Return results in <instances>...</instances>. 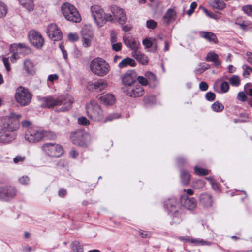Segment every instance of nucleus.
Returning <instances> with one entry per match:
<instances>
[{
	"label": "nucleus",
	"mask_w": 252,
	"mask_h": 252,
	"mask_svg": "<svg viewBox=\"0 0 252 252\" xmlns=\"http://www.w3.org/2000/svg\"><path fill=\"white\" fill-rule=\"evenodd\" d=\"M21 118L20 114L14 112L11 113L10 115L0 118V130L15 133L20 127L19 120Z\"/></svg>",
	"instance_id": "nucleus-1"
},
{
	"label": "nucleus",
	"mask_w": 252,
	"mask_h": 252,
	"mask_svg": "<svg viewBox=\"0 0 252 252\" xmlns=\"http://www.w3.org/2000/svg\"><path fill=\"white\" fill-rule=\"evenodd\" d=\"M90 11L95 23L99 27L103 26L107 22H114L112 14L106 13L104 9L99 5L94 4L91 6Z\"/></svg>",
	"instance_id": "nucleus-2"
},
{
	"label": "nucleus",
	"mask_w": 252,
	"mask_h": 252,
	"mask_svg": "<svg viewBox=\"0 0 252 252\" xmlns=\"http://www.w3.org/2000/svg\"><path fill=\"white\" fill-rule=\"evenodd\" d=\"M89 66L91 72L99 77L106 75L110 70L109 63L104 59L99 57L92 60Z\"/></svg>",
	"instance_id": "nucleus-3"
},
{
	"label": "nucleus",
	"mask_w": 252,
	"mask_h": 252,
	"mask_svg": "<svg viewBox=\"0 0 252 252\" xmlns=\"http://www.w3.org/2000/svg\"><path fill=\"white\" fill-rule=\"evenodd\" d=\"M70 138L72 142L76 145L86 148L91 143L90 134L84 130H77L71 133Z\"/></svg>",
	"instance_id": "nucleus-4"
},
{
	"label": "nucleus",
	"mask_w": 252,
	"mask_h": 252,
	"mask_svg": "<svg viewBox=\"0 0 252 252\" xmlns=\"http://www.w3.org/2000/svg\"><path fill=\"white\" fill-rule=\"evenodd\" d=\"M61 11L64 18L68 21L75 23L80 22L81 18L78 11L71 3L68 2L63 3L61 6Z\"/></svg>",
	"instance_id": "nucleus-5"
},
{
	"label": "nucleus",
	"mask_w": 252,
	"mask_h": 252,
	"mask_svg": "<svg viewBox=\"0 0 252 252\" xmlns=\"http://www.w3.org/2000/svg\"><path fill=\"white\" fill-rule=\"evenodd\" d=\"M32 95L29 90L22 86L18 87L15 94L16 101L20 105L25 106L29 105L31 101Z\"/></svg>",
	"instance_id": "nucleus-6"
},
{
	"label": "nucleus",
	"mask_w": 252,
	"mask_h": 252,
	"mask_svg": "<svg viewBox=\"0 0 252 252\" xmlns=\"http://www.w3.org/2000/svg\"><path fill=\"white\" fill-rule=\"evenodd\" d=\"M42 150L46 155L53 158H58L63 153L62 147L58 144L47 143L42 146Z\"/></svg>",
	"instance_id": "nucleus-7"
},
{
	"label": "nucleus",
	"mask_w": 252,
	"mask_h": 252,
	"mask_svg": "<svg viewBox=\"0 0 252 252\" xmlns=\"http://www.w3.org/2000/svg\"><path fill=\"white\" fill-rule=\"evenodd\" d=\"M44 136L43 131L36 128H29L26 130L24 135L25 140L29 143H35L41 140Z\"/></svg>",
	"instance_id": "nucleus-8"
},
{
	"label": "nucleus",
	"mask_w": 252,
	"mask_h": 252,
	"mask_svg": "<svg viewBox=\"0 0 252 252\" xmlns=\"http://www.w3.org/2000/svg\"><path fill=\"white\" fill-rule=\"evenodd\" d=\"M72 99V97L69 96H67L66 97H65L63 95L60 96L56 99H54L51 97H43L42 99L44 105L49 109L61 105L64 100H67L69 101V104H71L73 102Z\"/></svg>",
	"instance_id": "nucleus-9"
},
{
	"label": "nucleus",
	"mask_w": 252,
	"mask_h": 252,
	"mask_svg": "<svg viewBox=\"0 0 252 252\" xmlns=\"http://www.w3.org/2000/svg\"><path fill=\"white\" fill-rule=\"evenodd\" d=\"M29 38L31 43L36 48L39 49L43 46L44 40L39 32L31 31L29 33Z\"/></svg>",
	"instance_id": "nucleus-10"
},
{
	"label": "nucleus",
	"mask_w": 252,
	"mask_h": 252,
	"mask_svg": "<svg viewBox=\"0 0 252 252\" xmlns=\"http://www.w3.org/2000/svg\"><path fill=\"white\" fill-rule=\"evenodd\" d=\"M47 33L48 36L53 41H58L62 37V33L55 24H50L47 27Z\"/></svg>",
	"instance_id": "nucleus-11"
},
{
	"label": "nucleus",
	"mask_w": 252,
	"mask_h": 252,
	"mask_svg": "<svg viewBox=\"0 0 252 252\" xmlns=\"http://www.w3.org/2000/svg\"><path fill=\"white\" fill-rule=\"evenodd\" d=\"M111 11L114 20L116 19L119 23L122 25L126 22V16L123 9L114 6L112 7Z\"/></svg>",
	"instance_id": "nucleus-12"
},
{
	"label": "nucleus",
	"mask_w": 252,
	"mask_h": 252,
	"mask_svg": "<svg viewBox=\"0 0 252 252\" xmlns=\"http://www.w3.org/2000/svg\"><path fill=\"white\" fill-rule=\"evenodd\" d=\"M123 40L125 45L132 51V52L139 50L140 44L133 36L125 35L123 37Z\"/></svg>",
	"instance_id": "nucleus-13"
},
{
	"label": "nucleus",
	"mask_w": 252,
	"mask_h": 252,
	"mask_svg": "<svg viewBox=\"0 0 252 252\" xmlns=\"http://www.w3.org/2000/svg\"><path fill=\"white\" fill-rule=\"evenodd\" d=\"M16 189L14 187H0V199L8 200L15 196Z\"/></svg>",
	"instance_id": "nucleus-14"
},
{
	"label": "nucleus",
	"mask_w": 252,
	"mask_h": 252,
	"mask_svg": "<svg viewBox=\"0 0 252 252\" xmlns=\"http://www.w3.org/2000/svg\"><path fill=\"white\" fill-rule=\"evenodd\" d=\"M107 85L106 81L101 79L97 81L88 82L87 84V88L90 91H101L103 90Z\"/></svg>",
	"instance_id": "nucleus-15"
},
{
	"label": "nucleus",
	"mask_w": 252,
	"mask_h": 252,
	"mask_svg": "<svg viewBox=\"0 0 252 252\" xmlns=\"http://www.w3.org/2000/svg\"><path fill=\"white\" fill-rule=\"evenodd\" d=\"M177 12L174 8L168 9L162 18L163 24L166 26L173 23L176 18Z\"/></svg>",
	"instance_id": "nucleus-16"
},
{
	"label": "nucleus",
	"mask_w": 252,
	"mask_h": 252,
	"mask_svg": "<svg viewBox=\"0 0 252 252\" xmlns=\"http://www.w3.org/2000/svg\"><path fill=\"white\" fill-rule=\"evenodd\" d=\"M16 136V133L0 130V143L8 144L15 139Z\"/></svg>",
	"instance_id": "nucleus-17"
},
{
	"label": "nucleus",
	"mask_w": 252,
	"mask_h": 252,
	"mask_svg": "<svg viewBox=\"0 0 252 252\" xmlns=\"http://www.w3.org/2000/svg\"><path fill=\"white\" fill-rule=\"evenodd\" d=\"M136 80V73L133 70L128 71L122 76V82L125 85L130 86Z\"/></svg>",
	"instance_id": "nucleus-18"
},
{
	"label": "nucleus",
	"mask_w": 252,
	"mask_h": 252,
	"mask_svg": "<svg viewBox=\"0 0 252 252\" xmlns=\"http://www.w3.org/2000/svg\"><path fill=\"white\" fill-rule=\"evenodd\" d=\"M26 47L22 44H11L10 47V51L12 53L10 57V60L12 62H14L17 59L19 58L18 54L21 53L23 48Z\"/></svg>",
	"instance_id": "nucleus-19"
},
{
	"label": "nucleus",
	"mask_w": 252,
	"mask_h": 252,
	"mask_svg": "<svg viewBox=\"0 0 252 252\" xmlns=\"http://www.w3.org/2000/svg\"><path fill=\"white\" fill-rule=\"evenodd\" d=\"M199 202L204 207L212 206L213 201L211 195L208 193H202L199 196Z\"/></svg>",
	"instance_id": "nucleus-20"
},
{
	"label": "nucleus",
	"mask_w": 252,
	"mask_h": 252,
	"mask_svg": "<svg viewBox=\"0 0 252 252\" xmlns=\"http://www.w3.org/2000/svg\"><path fill=\"white\" fill-rule=\"evenodd\" d=\"M199 34L200 37L204 38L206 40L210 42H213L215 44L218 42L217 37L215 33L206 31H200Z\"/></svg>",
	"instance_id": "nucleus-21"
},
{
	"label": "nucleus",
	"mask_w": 252,
	"mask_h": 252,
	"mask_svg": "<svg viewBox=\"0 0 252 252\" xmlns=\"http://www.w3.org/2000/svg\"><path fill=\"white\" fill-rule=\"evenodd\" d=\"M144 89L140 85L133 87L128 90L127 95L133 97H140L144 94Z\"/></svg>",
	"instance_id": "nucleus-22"
},
{
	"label": "nucleus",
	"mask_w": 252,
	"mask_h": 252,
	"mask_svg": "<svg viewBox=\"0 0 252 252\" xmlns=\"http://www.w3.org/2000/svg\"><path fill=\"white\" fill-rule=\"evenodd\" d=\"M23 69L28 75H32L35 73V68L34 63L30 59H26L24 61Z\"/></svg>",
	"instance_id": "nucleus-23"
},
{
	"label": "nucleus",
	"mask_w": 252,
	"mask_h": 252,
	"mask_svg": "<svg viewBox=\"0 0 252 252\" xmlns=\"http://www.w3.org/2000/svg\"><path fill=\"white\" fill-rule=\"evenodd\" d=\"M132 57L137 60L142 65H147L148 63V59L147 57L143 53L139 51H136L131 53Z\"/></svg>",
	"instance_id": "nucleus-24"
},
{
	"label": "nucleus",
	"mask_w": 252,
	"mask_h": 252,
	"mask_svg": "<svg viewBox=\"0 0 252 252\" xmlns=\"http://www.w3.org/2000/svg\"><path fill=\"white\" fill-rule=\"evenodd\" d=\"M144 76L147 79L150 87L155 88L158 85V81L155 74L150 71H146Z\"/></svg>",
	"instance_id": "nucleus-25"
},
{
	"label": "nucleus",
	"mask_w": 252,
	"mask_h": 252,
	"mask_svg": "<svg viewBox=\"0 0 252 252\" xmlns=\"http://www.w3.org/2000/svg\"><path fill=\"white\" fill-rule=\"evenodd\" d=\"M136 64L134 59L127 57L123 59L119 63L118 67L120 68H124L127 66L135 67Z\"/></svg>",
	"instance_id": "nucleus-26"
},
{
	"label": "nucleus",
	"mask_w": 252,
	"mask_h": 252,
	"mask_svg": "<svg viewBox=\"0 0 252 252\" xmlns=\"http://www.w3.org/2000/svg\"><path fill=\"white\" fill-rule=\"evenodd\" d=\"M183 205L185 208L189 210H193L196 207V201L193 197H187L184 202L183 203Z\"/></svg>",
	"instance_id": "nucleus-27"
},
{
	"label": "nucleus",
	"mask_w": 252,
	"mask_h": 252,
	"mask_svg": "<svg viewBox=\"0 0 252 252\" xmlns=\"http://www.w3.org/2000/svg\"><path fill=\"white\" fill-rule=\"evenodd\" d=\"M209 3L213 8L217 10H222L226 6V4L222 0H210Z\"/></svg>",
	"instance_id": "nucleus-28"
},
{
	"label": "nucleus",
	"mask_w": 252,
	"mask_h": 252,
	"mask_svg": "<svg viewBox=\"0 0 252 252\" xmlns=\"http://www.w3.org/2000/svg\"><path fill=\"white\" fill-rule=\"evenodd\" d=\"M99 99L105 105H112L115 102L114 95L110 94H104L100 96Z\"/></svg>",
	"instance_id": "nucleus-29"
},
{
	"label": "nucleus",
	"mask_w": 252,
	"mask_h": 252,
	"mask_svg": "<svg viewBox=\"0 0 252 252\" xmlns=\"http://www.w3.org/2000/svg\"><path fill=\"white\" fill-rule=\"evenodd\" d=\"M165 207L171 212H176V208L178 205V202L175 198H171L166 201Z\"/></svg>",
	"instance_id": "nucleus-30"
},
{
	"label": "nucleus",
	"mask_w": 252,
	"mask_h": 252,
	"mask_svg": "<svg viewBox=\"0 0 252 252\" xmlns=\"http://www.w3.org/2000/svg\"><path fill=\"white\" fill-rule=\"evenodd\" d=\"M180 179L182 184L188 185L190 180V175L187 171L181 170L180 172Z\"/></svg>",
	"instance_id": "nucleus-31"
},
{
	"label": "nucleus",
	"mask_w": 252,
	"mask_h": 252,
	"mask_svg": "<svg viewBox=\"0 0 252 252\" xmlns=\"http://www.w3.org/2000/svg\"><path fill=\"white\" fill-rule=\"evenodd\" d=\"M93 34L92 33L82 34V45L84 47H88L91 44V41L93 39Z\"/></svg>",
	"instance_id": "nucleus-32"
},
{
	"label": "nucleus",
	"mask_w": 252,
	"mask_h": 252,
	"mask_svg": "<svg viewBox=\"0 0 252 252\" xmlns=\"http://www.w3.org/2000/svg\"><path fill=\"white\" fill-rule=\"evenodd\" d=\"M88 117L94 121H99L102 119L103 111H87Z\"/></svg>",
	"instance_id": "nucleus-33"
},
{
	"label": "nucleus",
	"mask_w": 252,
	"mask_h": 252,
	"mask_svg": "<svg viewBox=\"0 0 252 252\" xmlns=\"http://www.w3.org/2000/svg\"><path fill=\"white\" fill-rule=\"evenodd\" d=\"M19 3L28 11L33 10L34 5L33 0H18Z\"/></svg>",
	"instance_id": "nucleus-34"
},
{
	"label": "nucleus",
	"mask_w": 252,
	"mask_h": 252,
	"mask_svg": "<svg viewBox=\"0 0 252 252\" xmlns=\"http://www.w3.org/2000/svg\"><path fill=\"white\" fill-rule=\"evenodd\" d=\"M230 84L234 87H238L240 85L241 79L239 76L233 75L229 78Z\"/></svg>",
	"instance_id": "nucleus-35"
},
{
	"label": "nucleus",
	"mask_w": 252,
	"mask_h": 252,
	"mask_svg": "<svg viewBox=\"0 0 252 252\" xmlns=\"http://www.w3.org/2000/svg\"><path fill=\"white\" fill-rule=\"evenodd\" d=\"M86 109L88 110H98L100 109V106L94 100L91 101L86 106Z\"/></svg>",
	"instance_id": "nucleus-36"
},
{
	"label": "nucleus",
	"mask_w": 252,
	"mask_h": 252,
	"mask_svg": "<svg viewBox=\"0 0 252 252\" xmlns=\"http://www.w3.org/2000/svg\"><path fill=\"white\" fill-rule=\"evenodd\" d=\"M71 249L72 252H83V248L78 241L72 242Z\"/></svg>",
	"instance_id": "nucleus-37"
},
{
	"label": "nucleus",
	"mask_w": 252,
	"mask_h": 252,
	"mask_svg": "<svg viewBox=\"0 0 252 252\" xmlns=\"http://www.w3.org/2000/svg\"><path fill=\"white\" fill-rule=\"evenodd\" d=\"M194 173L198 176H204L209 174V170L198 166H195L194 168Z\"/></svg>",
	"instance_id": "nucleus-38"
},
{
	"label": "nucleus",
	"mask_w": 252,
	"mask_h": 252,
	"mask_svg": "<svg viewBox=\"0 0 252 252\" xmlns=\"http://www.w3.org/2000/svg\"><path fill=\"white\" fill-rule=\"evenodd\" d=\"M190 242L193 244H194L195 245H210L211 243L208 241H204L202 239H194L191 238L190 240Z\"/></svg>",
	"instance_id": "nucleus-39"
},
{
	"label": "nucleus",
	"mask_w": 252,
	"mask_h": 252,
	"mask_svg": "<svg viewBox=\"0 0 252 252\" xmlns=\"http://www.w3.org/2000/svg\"><path fill=\"white\" fill-rule=\"evenodd\" d=\"M21 124L22 127L23 128L27 129V130L29 128H34L32 127L33 123L31 121L24 119L21 121Z\"/></svg>",
	"instance_id": "nucleus-40"
},
{
	"label": "nucleus",
	"mask_w": 252,
	"mask_h": 252,
	"mask_svg": "<svg viewBox=\"0 0 252 252\" xmlns=\"http://www.w3.org/2000/svg\"><path fill=\"white\" fill-rule=\"evenodd\" d=\"M209 65L205 63H202L200 64L198 68L195 70V73L199 74L209 68Z\"/></svg>",
	"instance_id": "nucleus-41"
},
{
	"label": "nucleus",
	"mask_w": 252,
	"mask_h": 252,
	"mask_svg": "<svg viewBox=\"0 0 252 252\" xmlns=\"http://www.w3.org/2000/svg\"><path fill=\"white\" fill-rule=\"evenodd\" d=\"M242 10L248 16L252 17V5H247L242 8Z\"/></svg>",
	"instance_id": "nucleus-42"
},
{
	"label": "nucleus",
	"mask_w": 252,
	"mask_h": 252,
	"mask_svg": "<svg viewBox=\"0 0 252 252\" xmlns=\"http://www.w3.org/2000/svg\"><path fill=\"white\" fill-rule=\"evenodd\" d=\"M242 69H243V75L245 77H248L250 75V72H252V68L247 65H243L242 66Z\"/></svg>",
	"instance_id": "nucleus-43"
},
{
	"label": "nucleus",
	"mask_w": 252,
	"mask_h": 252,
	"mask_svg": "<svg viewBox=\"0 0 252 252\" xmlns=\"http://www.w3.org/2000/svg\"><path fill=\"white\" fill-rule=\"evenodd\" d=\"M7 13V8L6 5L0 1V18L4 17Z\"/></svg>",
	"instance_id": "nucleus-44"
},
{
	"label": "nucleus",
	"mask_w": 252,
	"mask_h": 252,
	"mask_svg": "<svg viewBox=\"0 0 252 252\" xmlns=\"http://www.w3.org/2000/svg\"><path fill=\"white\" fill-rule=\"evenodd\" d=\"M212 108L213 110H223L224 107L222 103L216 101L212 105Z\"/></svg>",
	"instance_id": "nucleus-45"
},
{
	"label": "nucleus",
	"mask_w": 252,
	"mask_h": 252,
	"mask_svg": "<svg viewBox=\"0 0 252 252\" xmlns=\"http://www.w3.org/2000/svg\"><path fill=\"white\" fill-rule=\"evenodd\" d=\"M205 182L202 180H197L193 183V187L196 189H200L205 186Z\"/></svg>",
	"instance_id": "nucleus-46"
},
{
	"label": "nucleus",
	"mask_w": 252,
	"mask_h": 252,
	"mask_svg": "<svg viewBox=\"0 0 252 252\" xmlns=\"http://www.w3.org/2000/svg\"><path fill=\"white\" fill-rule=\"evenodd\" d=\"M218 58V55L213 52L208 53L206 56L207 61H213Z\"/></svg>",
	"instance_id": "nucleus-47"
},
{
	"label": "nucleus",
	"mask_w": 252,
	"mask_h": 252,
	"mask_svg": "<svg viewBox=\"0 0 252 252\" xmlns=\"http://www.w3.org/2000/svg\"><path fill=\"white\" fill-rule=\"evenodd\" d=\"M220 89L222 93L227 92L229 89V85L227 82H222L220 85Z\"/></svg>",
	"instance_id": "nucleus-48"
},
{
	"label": "nucleus",
	"mask_w": 252,
	"mask_h": 252,
	"mask_svg": "<svg viewBox=\"0 0 252 252\" xmlns=\"http://www.w3.org/2000/svg\"><path fill=\"white\" fill-rule=\"evenodd\" d=\"M136 80H137L138 82L142 85L146 86L148 84L147 79L145 76L144 77L142 76H136Z\"/></svg>",
	"instance_id": "nucleus-49"
},
{
	"label": "nucleus",
	"mask_w": 252,
	"mask_h": 252,
	"mask_svg": "<svg viewBox=\"0 0 252 252\" xmlns=\"http://www.w3.org/2000/svg\"><path fill=\"white\" fill-rule=\"evenodd\" d=\"M157 23L154 20H149L146 22V26L149 29H154L157 26Z\"/></svg>",
	"instance_id": "nucleus-50"
},
{
	"label": "nucleus",
	"mask_w": 252,
	"mask_h": 252,
	"mask_svg": "<svg viewBox=\"0 0 252 252\" xmlns=\"http://www.w3.org/2000/svg\"><path fill=\"white\" fill-rule=\"evenodd\" d=\"M78 123L79 125L86 126L89 124V120L85 117H80L78 118Z\"/></svg>",
	"instance_id": "nucleus-51"
},
{
	"label": "nucleus",
	"mask_w": 252,
	"mask_h": 252,
	"mask_svg": "<svg viewBox=\"0 0 252 252\" xmlns=\"http://www.w3.org/2000/svg\"><path fill=\"white\" fill-rule=\"evenodd\" d=\"M197 7V3L195 2H193L191 3L190 9L187 11V14L188 16H190L193 12H194V10Z\"/></svg>",
	"instance_id": "nucleus-52"
},
{
	"label": "nucleus",
	"mask_w": 252,
	"mask_h": 252,
	"mask_svg": "<svg viewBox=\"0 0 252 252\" xmlns=\"http://www.w3.org/2000/svg\"><path fill=\"white\" fill-rule=\"evenodd\" d=\"M19 182L22 185H27L29 182V178L28 176H23L19 178Z\"/></svg>",
	"instance_id": "nucleus-53"
},
{
	"label": "nucleus",
	"mask_w": 252,
	"mask_h": 252,
	"mask_svg": "<svg viewBox=\"0 0 252 252\" xmlns=\"http://www.w3.org/2000/svg\"><path fill=\"white\" fill-rule=\"evenodd\" d=\"M205 97L208 101H213L215 98V94L214 93L209 92L206 93Z\"/></svg>",
	"instance_id": "nucleus-54"
},
{
	"label": "nucleus",
	"mask_w": 252,
	"mask_h": 252,
	"mask_svg": "<svg viewBox=\"0 0 252 252\" xmlns=\"http://www.w3.org/2000/svg\"><path fill=\"white\" fill-rule=\"evenodd\" d=\"M237 98L238 100L244 102L246 100L247 96L243 92H240L238 94Z\"/></svg>",
	"instance_id": "nucleus-55"
},
{
	"label": "nucleus",
	"mask_w": 252,
	"mask_h": 252,
	"mask_svg": "<svg viewBox=\"0 0 252 252\" xmlns=\"http://www.w3.org/2000/svg\"><path fill=\"white\" fill-rule=\"evenodd\" d=\"M25 157L24 156H17L13 158V162L17 164L19 162H22L24 161Z\"/></svg>",
	"instance_id": "nucleus-56"
},
{
	"label": "nucleus",
	"mask_w": 252,
	"mask_h": 252,
	"mask_svg": "<svg viewBox=\"0 0 252 252\" xmlns=\"http://www.w3.org/2000/svg\"><path fill=\"white\" fill-rule=\"evenodd\" d=\"M143 45L146 48H149L152 47L153 43L149 39L146 38L142 41Z\"/></svg>",
	"instance_id": "nucleus-57"
},
{
	"label": "nucleus",
	"mask_w": 252,
	"mask_h": 252,
	"mask_svg": "<svg viewBox=\"0 0 252 252\" xmlns=\"http://www.w3.org/2000/svg\"><path fill=\"white\" fill-rule=\"evenodd\" d=\"M68 39L71 41H75L79 39L77 33H69L68 35Z\"/></svg>",
	"instance_id": "nucleus-58"
},
{
	"label": "nucleus",
	"mask_w": 252,
	"mask_h": 252,
	"mask_svg": "<svg viewBox=\"0 0 252 252\" xmlns=\"http://www.w3.org/2000/svg\"><path fill=\"white\" fill-rule=\"evenodd\" d=\"M3 64L7 70V71H9L11 70L10 66V63L8 62V58L6 57L3 58Z\"/></svg>",
	"instance_id": "nucleus-59"
},
{
	"label": "nucleus",
	"mask_w": 252,
	"mask_h": 252,
	"mask_svg": "<svg viewBox=\"0 0 252 252\" xmlns=\"http://www.w3.org/2000/svg\"><path fill=\"white\" fill-rule=\"evenodd\" d=\"M112 49L115 51L121 50L122 48V43L121 42L114 43L112 44Z\"/></svg>",
	"instance_id": "nucleus-60"
},
{
	"label": "nucleus",
	"mask_w": 252,
	"mask_h": 252,
	"mask_svg": "<svg viewBox=\"0 0 252 252\" xmlns=\"http://www.w3.org/2000/svg\"><path fill=\"white\" fill-rule=\"evenodd\" d=\"M173 216V221L175 223H179L180 221V216L179 213L176 211Z\"/></svg>",
	"instance_id": "nucleus-61"
},
{
	"label": "nucleus",
	"mask_w": 252,
	"mask_h": 252,
	"mask_svg": "<svg viewBox=\"0 0 252 252\" xmlns=\"http://www.w3.org/2000/svg\"><path fill=\"white\" fill-rule=\"evenodd\" d=\"M248 117V114H247L245 112L242 113L240 114V119L238 120H235V122L237 123V122H245L246 121V118H247Z\"/></svg>",
	"instance_id": "nucleus-62"
},
{
	"label": "nucleus",
	"mask_w": 252,
	"mask_h": 252,
	"mask_svg": "<svg viewBox=\"0 0 252 252\" xmlns=\"http://www.w3.org/2000/svg\"><path fill=\"white\" fill-rule=\"evenodd\" d=\"M58 75L57 74H51L48 76V80L51 82H53L55 80L58 79Z\"/></svg>",
	"instance_id": "nucleus-63"
},
{
	"label": "nucleus",
	"mask_w": 252,
	"mask_h": 252,
	"mask_svg": "<svg viewBox=\"0 0 252 252\" xmlns=\"http://www.w3.org/2000/svg\"><path fill=\"white\" fill-rule=\"evenodd\" d=\"M208 86L205 82H201L199 84V88L201 91H205L208 89Z\"/></svg>",
	"instance_id": "nucleus-64"
}]
</instances>
